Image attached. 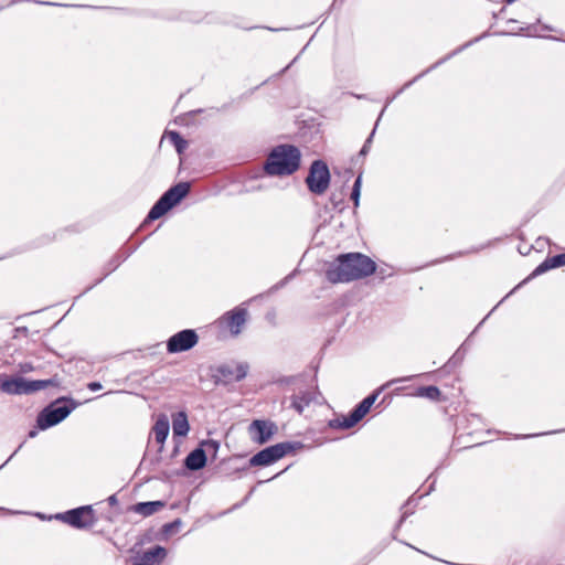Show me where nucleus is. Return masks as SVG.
Here are the masks:
<instances>
[{
  "instance_id": "obj_1",
  "label": "nucleus",
  "mask_w": 565,
  "mask_h": 565,
  "mask_svg": "<svg viewBox=\"0 0 565 565\" xmlns=\"http://www.w3.org/2000/svg\"><path fill=\"white\" fill-rule=\"evenodd\" d=\"M375 263L361 253L341 254L326 270V278L331 284L350 282L372 275Z\"/></svg>"
},
{
  "instance_id": "obj_2",
  "label": "nucleus",
  "mask_w": 565,
  "mask_h": 565,
  "mask_svg": "<svg viewBox=\"0 0 565 565\" xmlns=\"http://www.w3.org/2000/svg\"><path fill=\"white\" fill-rule=\"evenodd\" d=\"M301 153L299 149L291 145H280L275 147L264 166L268 175H290L296 172L300 166Z\"/></svg>"
},
{
  "instance_id": "obj_3",
  "label": "nucleus",
  "mask_w": 565,
  "mask_h": 565,
  "mask_svg": "<svg viewBox=\"0 0 565 565\" xmlns=\"http://www.w3.org/2000/svg\"><path fill=\"white\" fill-rule=\"evenodd\" d=\"M414 376H405V377H398L393 379L388 382H386L384 385L379 387L376 391H374L372 394L366 396L362 402H360L348 416L337 417L332 420H330L329 425L332 428H339V429H349L355 426L360 420L363 419V417L370 412L372 405L377 399L380 393L385 390L386 387L391 386L394 383H401L411 381Z\"/></svg>"
},
{
  "instance_id": "obj_4",
  "label": "nucleus",
  "mask_w": 565,
  "mask_h": 565,
  "mask_svg": "<svg viewBox=\"0 0 565 565\" xmlns=\"http://www.w3.org/2000/svg\"><path fill=\"white\" fill-rule=\"evenodd\" d=\"M76 407L72 399L60 398L44 407L36 417V425L45 430L64 420Z\"/></svg>"
},
{
  "instance_id": "obj_5",
  "label": "nucleus",
  "mask_w": 565,
  "mask_h": 565,
  "mask_svg": "<svg viewBox=\"0 0 565 565\" xmlns=\"http://www.w3.org/2000/svg\"><path fill=\"white\" fill-rule=\"evenodd\" d=\"M189 182H179L166 191L148 213L147 220L154 221L180 203L190 192Z\"/></svg>"
},
{
  "instance_id": "obj_6",
  "label": "nucleus",
  "mask_w": 565,
  "mask_h": 565,
  "mask_svg": "<svg viewBox=\"0 0 565 565\" xmlns=\"http://www.w3.org/2000/svg\"><path fill=\"white\" fill-rule=\"evenodd\" d=\"M303 445L299 441H285L279 443L255 454L250 460V466H269L277 460L281 459L287 454L302 448Z\"/></svg>"
},
{
  "instance_id": "obj_7",
  "label": "nucleus",
  "mask_w": 565,
  "mask_h": 565,
  "mask_svg": "<svg viewBox=\"0 0 565 565\" xmlns=\"http://www.w3.org/2000/svg\"><path fill=\"white\" fill-rule=\"evenodd\" d=\"M308 189L315 194H323L330 184V171L326 162L316 160L311 163L306 178Z\"/></svg>"
},
{
  "instance_id": "obj_8",
  "label": "nucleus",
  "mask_w": 565,
  "mask_h": 565,
  "mask_svg": "<svg viewBox=\"0 0 565 565\" xmlns=\"http://www.w3.org/2000/svg\"><path fill=\"white\" fill-rule=\"evenodd\" d=\"M56 519L62 520L75 529L92 527L97 521L92 505H83L64 513H58L56 514Z\"/></svg>"
},
{
  "instance_id": "obj_9",
  "label": "nucleus",
  "mask_w": 565,
  "mask_h": 565,
  "mask_svg": "<svg viewBox=\"0 0 565 565\" xmlns=\"http://www.w3.org/2000/svg\"><path fill=\"white\" fill-rule=\"evenodd\" d=\"M247 363L222 364L215 369L213 379L215 384L227 385L244 380L248 373Z\"/></svg>"
},
{
  "instance_id": "obj_10",
  "label": "nucleus",
  "mask_w": 565,
  "mask_h": 565,
  "mask_svg": "<svg viewBox=\"0 0 565 565\" xmlns=\"http://www.w3.org/2000/svg\"><path fill=\"white\" fill-rule=\"evenodd\" d=\"M199 341L196 332L192 329H184L177 332L167 341L169 353H180L192 349Z\"/></svg>"
},
{
  "instance_id": "obj_11",
  "label": "nucleus",
  "mask_w": 565,
  "mask_h": 565,
  "mask_svg": "<svg viewBox=\"0 0 565 565\" xmlns=\"http://www.w3.org/2000/svg\"><path fill=\"white\" fill-rule=\"evenodd\" d=\"M277 430L278 427L274 422L265 419H255L248 426L252 440L259 445L268 443Z\"/></svg>"
},
{
  "instance_id": "obj_12",
  "label": "nucleus",
  "mask_w": 565,
  "mask_h": 565,
  "mask_svg": "<svg viewBox=\"0 0 565 565\" xmlns=\"http://www.w3.org/2000/svg\"><path fill=\"white\" fill-rule=\"evenodd\" d=\"M247 315L248 312L245 308L237 307L232 311L225 312L220 318L218 323L221 327L228 329L233 337H236L242 332Z\"/></svg>"
},
{
  "instance_id": "obj_13",
  "label": "nucleus",
  "mask_w": 565,
  "mask_h": 565,
  "mask_svg": "<svg viewBox=\"0 0 565 565\" xmlns=\"http://www.w3.org/2000/svg\"><path fill=\"white\" fill-rule=\"evenodd\" d=\"M0 391L9 395L28 394L26 380L20 376H0Z\"/></svg>"
},
{
  "instance_id": "obj_14",
  "label": "nucleus",
  "mask_w": 565,
  "mask_h": 565,
  "mask_svg": "<svg viewBox=\"0 0 565 565\" xmlns=\"http://www.w3.org/2000/svg\"><path fill=\"white\" fill-rule=\"evenodd\" d=\"M167 551L162 546L151 547L136 557L135 565H157L166 557Z\"/></svg>"
},
{
  "instance_id": "obj_15",
  "label": "nucleus",
  "mask_w": 565,
  "mask_h": 565,
  "mask_svg": "<svg viewBox=\"0 0 565 565\" xmlns=\"http://www.w3.org/2000/svg\"><path fill=\"white\" fill-rule=\"evenodd\" d=\"M565 265V254H557L555 256L546 258L541 263L523 282H526L532 277L540 276L550 269L557 268Z\"/></svg>"
},
{
  "instance_id": "obj_16",
  "label": "nucleus",
  "mask_w": 565,
  "mask_h": 565,
  "mask_svg": "<svg viewBox=\"0 0 565 565\" xmlns=\"http://www.w3.org/2000/svg\"><path fill=\"white\" fill-rule=\"evenodd\" d=\"M206 465V454L202 447L192 450L184 460V466L192 471L200 470Z\"/></svg>"
},
{
  "instance_id": "obj_17",
  "label": "nucleus",
  "mask_w": 565,
  "mask_h": 565,
  "mask_svg": "<svg viewBox=\"0 0 565 565\" xmlns=\"http://www.w3.org/2000/svg\"><path fill=\"white\" fill-rule=\"evenodd\" d=\"M154 434V439L158 444L163 445L170 430L169 419L166 415H161L154 423L152 428Z\"/></svg>"
},
{
  "instance_id": "obj_18",
  "label": "nucleus",
  "mask_w": 565,
  "mask_h": 565,
  "mask_svg": "<svg viewBox=\"0 0 565 565\" xmlns=\"http://www.w3.org/2000/svg\"><path fill=\"white\" fill-rule=\"evenodd\" d=\"M164 507L163 501H148V502H139L132 507L134 512L141 514L143 516H149L158 511H160Z\"/></svg>"
},
{
  "instance_id": "obj_19",
  "label": "nucleus",
  "mask_w": 565,
  "mask_h": 565,
  "mask_svg": "<svg viewBox=\"0 0 565 565\" xmlns=\"http://www.w3.org/2000/svg\"><path fill=\"white\" fill-rule=\"evenodd\" d=\"M190 429L188 416L184 412H179L173 416L172 430L174 436L184 437Z\"/></svg>"
},
{
  "instance_id": "obj_20",
  "label": "nucleus",
  "mask_w": 565,
  "mask_h": 565,
  "mask_svg": "<svg viewBox=\"0 0 565 565\" xmlns=\"http://www.w3.org/2000/svg\"><path fill=\"white\" fill-rule=\"evenodd\" d=\"M313 397L309 392H301L291 397V407L295 408L299 414L303 412V409L309 406L312 402Z\"/></svg>"
},
{
  "instance_id": "obj_21",
  "label": "nucleus",
  "mask_w": 565,
  "mask_h": 565,
  "mask_svg": "<svg viewBox=\"0 0 565 565\" xmlns=\"http://www.w3.org/2000/svg\"><path fill=\"white\" fill-rule=\"evenodd\" d=\"M52 385H57V380L49 379V380L26 381L28 394L44 390Z\"/></svg>"
},
{
  "instance_id": "obj_22",
  "label": "nucleus",
  "mask_w": 565,
  "mask_h": 565,
  "mask_svg": "<svg viewBox=\"0 0 565 565\" xmlns=\"http://www.w3.org/2000/svg\"><path fill=\"white\" fill-rule=\"evenodd\" d=\"M416 395L419 397H426L429 399H437L440 395V391L437 386H422L417 390Z\"/></svg>"
},
{
  "instance_id": "obj_23",
  "label": "nucleus",
  "mask_w": 565,
  "mask_h": 565,
  "mask_svg": "<svg viewBox=\"0 0 565 565\" xmlns=\"http://www.w3.org/2000/svg\"><path fill=\"white\" fill-rule=\"evenodd\" d=\"M168 137L170 139V141L173 143V146L175 147V150L181 153L184 151V149L186 148L188 146V142L186 140H184L179 132L177 131H169L168 132Z\"/></svg>"
},
{
  "instance_id": "obj_24",
  "label": "nucleus",
  "mask_w": 565,
  "mask_h": 565,
  "mask_svg": "<svg viewBox=\"0 0 565 565\" xmlns=\"http://www.w3.org/2000/svg\"><path fill=\"white\" fill-rule=\"evenodd\" d=\"M446 62V58H441L439 61H437L435 64H433L430 67H428L427 70H425L424 72H422L420 74H418L416 77H414L412 81L407 82L398 92L397 94H401L404 89L408 88L409 86H412L416 81H418L420 77H423L424 75L428 74L430 71L435 70L436 67H438L439 65H441L443 63Z\"/></svg>"
},
{
  "instance_id": "obj_25",
  "label": "nucleus",
  "mask_w": 565,
  "mask_h": 565,
  "mask_svg": "<svg viewBox=\"0 0 565 565\" xmlns=\"http://www.w3.org/2000/svg\"><path fill=\"white\" fill-rule=\"evenodd\" d=\"M361 185H362V177L360 174L355 179L353 188H352V192H351V199L354 202V207H358L360 204Z\"/></svg>"
},
{
  "instance_id": "obj_26",
  "label": "nucleus",
  "mask_w": 565,
  "mask_h": 565,
  "mask_svg": "<svg viewBox=\"0 0 565 565\" xmlns=\"http://www.w3.org/2000/svg\"><path fill=\"white\" fill-rule=\"evenodd\" d=\"M182 522L181 520L177 519L174 520L173 522H170V523H166L163 526H162V532L167 535H171V534H174L179 531L180 526H181Z\"/></svg>"
},
{
  "instance_id": "obj_27",
  "label": "nucleus",
  "mask_w": 565,
  "mask_h": 565,
  "mask_svg": "<svg viewBox=\"0 0 565 565\" xmlns=\"http://www.w3.org/2000/svg\"><path fill=\"white\" fill-rule=\"evenodd\" d=\"M202 445L205 447V449H204L205 452L212 451L214 455L217 452L218 447H220L218 441H216L214 439L205 440Z\"/></svg>"
},
{
  "instance_id": "obj_28",
  "label": "nucleus",
  "mask_w": 565,
  "mask_h": 565,
  "mask_svg": "<svg viewBox=\"0 0 565 565\" xmlns=\"http://www.w3.org/2000/svg\"><path fill=\"white\" fill-rule=\"evenodd\" d=\"M374 132H375V129H373V131L371 132V135L369 136L366 141L364 142L362 149L360 150V156H365L369 152Z\"/></svg>"
},
{
  "instance_id": "obj_29",
  "label": "nucleus",
  "mask_w": 565,
  "mask_h": 565,
  "mask_svg": "<svg viewBox=\"0 0 565 565\" xmlns=\"http://www.w3.org/2000/svg\"><path fill=\"white\" fill-rule=\"evenodd\" d=\"M29 330L26 327H18L14 329L13 338H19L20 335H28Z\"/></svg>"
},
{
  "instance_id": "obj_30",
  "label": "nucleus",
  "mask_w": 565,
  "mask_h": 565,
  "mask_svg": "<svg viewBox=\"0 0 565 565\" xmlns=\"http://www.w3.org/2000/svg\"><path fill=\"white\" fill-rule=\"evenodd\" d=\"M19 369H20V372L28 373V372L33 371L34 367L31 363L25 362V363H20Z\"/></svg>"
},
{
  "instance_id": "obj_31",
  "label": "nucleus",
  "mask_w": 565,
  "mask_h": 565,
  "mask_svg": "<svg viewBox=\"0 0 565 565\" xmlns=\"http://www.w3.org/2000/svg\"><path fill=\"white\" fill-rule=\"evenodd\" d=\"M87 387L92 391V392H96V391H99L102 390V384L99 382H90L88 383Z\"/></svg>"
},
{
  "instance_id": "obj_32",
  "label": "nucleus",
  "mask_w": 565,
  "mask_h": 565,
  "mask_svg": "<svg viewBox=\"0 0 565 565\" xmlns=\"http://www.w3.org/2000/svg\"><path fill=\"white\" fill-rule=\"evenodd\" d=\"M468 44H463L462 47H459L458 50L451 52L450 54H448L447 56H445L444 58L449 60L451 56H454L455 54H457L458 52H460L463 47H467Z\"/></svg>"
},
{
  "instance_id": "obj_33",
  "label": "nucleus",
  "mask_w": 565,
  "mask_h": 565,
  "mask_svg": "<svg viewBox=\"0 0 565 565\" xmlns=\"http://www.w3.org/2000/svg\"><path fill=\"white\" fill-rule=\"evenodd\" d=\"M107 501H108V503H109L110 505H115V504H117V502H118L116 494L110 495V497L107 499Z\"/></svg>"
},
{
  "instance_id": "obj_34",
  "label": "nucleus",
  "mask_w": 565,
  "mask_h": 565,
  "mask_svg": "<svg viewBox=\"0 0 565 565\" xmlns=\"http://www.w3.org/2000/svg\"><path fill=\"white\" fill-rule=\"evenodd\" d=\"M406 516H407V513L404 512V514L402 515L397 526H399L403 523V521L406 519Z\"/></svg>"
},
{
  "instance_id": "obj_35",
  "label": "nucleus",
  "mask_w": 565,
  "mask_h": 565,
  "mask_svg": "<svg viewBox=\"0 0 565 565\" xmlns=\"http://www.w3.org/2000/svg\"><path fill=\"white\" fill-rule=\"evenodd\" d=\"M35 436H36V431H35V430H31V431L29 433V437H30V438H33V437H35Z\"/></svg>"
},
{
  "instance_id": "obj_36",
  "label": "nucleus",
  "mask_w": 565,
  "mask_h": 565,
  "mask_svg": "<svg viewBox=\"0 0 565 565\" xmlns=\"http://www.w3.org/2000/svg\"><path fill=\"white\" fill-rule=\"evenodd\" d=\"M397 95H398L397 93H396V94H394V95L390 98V102H393V100L397 97Z\"/></svg>"
},
{
  "instance_id": "obj_37",
  "label": "nucleus",
  "mask_w": 565,
  "mask_h": 565,
  "mask_svg": "<svg viewBox=\"0 0 565 565\" xmlns=\"http://www.w3.org/2000/svg\"><path fill=\"white\" fill-rule=\"evenodd\" d=\"M397 95H398L397 93H396V94H394V95L390 98V102H393V100L397 97Z\"/></svg>"
},
{
  "instance_id": "obj_38",
  "label": "nucleus",
  "mask_w": 565,
  "mask_h": 565,
  "mask_svg": "<svg viewBox=\"0 0 565 565\" xmlns=\"http://www.w3.org/2000/svg\"><path fill=\"white\" fill-rule=\"evenodd\" d=\"M397 95H398L397 93H396V94H394V95L390 98V102H393V100L397 97Z\"/></svg>"
},
{
  "instance_id": "obj_39",
  "label": "nucleus",
  "mask_w": 565,
  "mask_h": 565,
  "mask_svg": "<svg viewBox=\"0 0 565 565\" xmlns=\"http://www.w3.org/2000/svg\"><path fill=\"white\" fill-rule=\"evenodd\" d=\"M397 95H398L397 93H396V94H394V95L390 98V102H393V100L397 97Z\"/></svg>"
},
{
  "instance_id": "obj_40",
  "label": "nucleus",
  "mask_w": 565,
  "mask_h": 565,
  "mask_svg": "<svg viewBox=\"0 0 565 565\" xmlns=\"http://www.w3.org/2000/svg\"><path fill=\"white\" fill-rule=\"evenodd\" d=\"M397 95H398L397 93H396V94H394V95L390 98V102H393V100L397 97Z\"/></svg>"
},
{
  "instance_id": "obj_41",
  "label": "nucleus",
  "mask_w": 565,
  "mask_h": 565,
  "mask_svg": "<svg viewBox=\"0 0 565 565\" xmlns=\"http://www.w3.org/2000/svg\"><path fill=\"white\" fill-rule=\"evenodd\" d=\"M15 455H17V451H13V452L10 455V458H9V459L13 458Z\"/></svg>"
},
{
  "instance_id": "obj_42",
  "label": "nucleus",
  "mask_w": 565,
  "mask_h": 565,
  "mask_svg": "<svg viewBox=\"0 0 565 565\" xmlns=\"http://www.w3.org/2000/svg\"><path fill=\"white\" fill-rule=\"evenodd\" d=\"M15 455H17V451H13V452L10 455V458H9V459L13 458Z\"/></svg>"
},
{
  "instance_id": "obj_43",
  "label": "nucleus",
  "mask_w": 565,
  "mask_h": 565,
  "mask_svg": "<svg viewBox=\"0 0 565 565\" xmlns=\"http://www.w3.org/2000/svg\"><path fill=\"white\" fill-rule=\"evenodd\" d=\"M15 455H17V451H13V452L10 455V458H9V459L13 458Z\"/></svg>"
},
{
  "instance_id": "obj_44",
  "label": "nucleus",
  "mask_w": 565,
  "mask_h": 565,
  "mask_svg": "<svg viewBox=\"0 0 565 565\" xmlns=\"http://www.w3.org/2000/svg\"><path fill=\"white\" fill-rule=\"evenodd\" d=\"M15 455H17V451H13V452L10 455V458H9V459L13 458Z\"/></svg>"
}]
</instances>
